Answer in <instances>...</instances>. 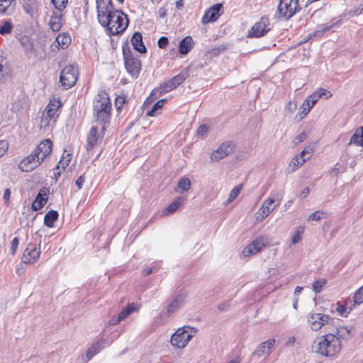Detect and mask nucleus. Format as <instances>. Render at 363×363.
<instances>
[{
    "label": "nucleus",
    "instance_id": "obj_29",
    "mask_svg": "<svg viewBox=\"0 0 363 363\" xmlns=\"http://www.w3.org/2000/svg\"><path fill=\"white\" fill-rule=\"evenodd\" d=\"M104 340H99L94 343L86 352V357L90 360L104 348Z\"/></svg>",
    "mask_w": 363,
    "mask_h": 363
},
{
    "label": "nucleus",
    "instance_id": "obj_27",
    "mask_svg": "<svg viewBox=\"0 0 363 363\" xmlns=\"http://www.w3.org/2000/svg\"><path fill=\"white\" fill-rule=\"evenodd\" d=\"M24 11L30 15L31 18H35L38 15V4L35 1L28 0L23 6Z\"/></svg>",
    "mask_w": 363,
    "mask_h": 363
},
{
    "label": "nucleus",
    "instance_id": "obj_19",
    "mask_svg": "<svg viewBox=\"0 0 363 363\" xmlns=\"http://www.w3.org/2000/svg\"><path fill=\"white\" fill-rule=\"evenodd\" d=\"M267 244V239L264 237H259L253 240L247 247H245L242 254L244 256L247 257L252 255H255L264 249Z\"/></svg>",
    "mask_w": 363,
    "mask_h": 363
},
{
    "label": "nucleus",
    "instance_id": "obj_25",
    "mask_svg": "<svg viewBox=\"0 0 363 363\" xmlns=\"http://www.w3.org/2000/svg\"><path fill=\"white\" fill-rule=\"evenodd\" d=\"M131 43L133 48L141 54H144L147 52V49L143 42L142 34L137 31L135 32L131 38Z\"/></svg>",
    "mask_w": 363,
    "mask_h": 363
},
{
    "label": "nucleus",
    "instance_id": "obj_38",
    "mask_svg": "<svg viewBox=\"0 0 363 363\" xmlns=\"http://www.w3.org/2000/svg\"><path fill=\"white\" fill-rule=\"evenodd\" d=\"M56 42L61 48L65 49L70 44L71 38L67 33H61L56 38Z\"/></svg>",
    "mask_w": 363,
    "mask_h": 363
},
{
    "label": "nucleus",
    "instance_id": "obj_56",
    "mask_svg": "<svg viewBox=\"0 0 363 363\" xmlns=\"http://www.w3.org/2000/svg\"><path fill=\"white\" fill-rule=\"evenodd\" d=\"M168 43H169V39H168V38H167L165 36L160 37L157 42L158 47L161 49L166 48Z\"/></svg>",
    "mask_w": 363,
    "mask_h": 363
},
{
    "label": "nucleus",
    "instance_id": "obj_37",
    "mask_svg": "<svg viewBox=\"0 0 363 363\" xmlns=\"http://www.w3.org/2000/svg\"><path fill=\"white\" fill-rule=\"evenodd\" d=\"M72 157L71 154L66 153V151H65L57 165L56 166L55 170H58L60 168H62V169H65V167H67L71 162Z\"/></svg>",
    "mask_w": 363,
    "mask_h": 363
},
{
    "label": "nucleus",
    "instance_id": "obj_14",
    "mask_svg": "<svg viewBox=\"0 0 363 363\" xmlns=\"http://www.w3.org/2000/svg\"><path fill=\"white\" fill-rule=\"evenodd\" d=\"M40 255V243L30 242L22 256V262L25 264H32L37 262Z\"/></svg>",
    "mask_w": 363,
    "mask_h": 363
},
{
    "label": "nucleus",
    "instance_id": "obj_16",
    "mask_svg": "<svg viewBox=\"0 0 363 363\" xmlns=\"http://www.w3.org/2000/svg\"><path fill=\"white\" fill-rule=\"evenodd\" d=\"M275 201L274 198L269 197L263 202L261 208L256 213L257 221L263 220L279 205V201H278L276 204L274 203Z\"/></svg>",
    "mask_w": 363,
    "mask_h": 363
},
{
    "label": "nucleus",
    "instance_id": "obj_53",
    "mask_svg": "<svg viewBox=\"0 0 363 363\" xmlns=\"http://www.w3.org/2000/svg\"><path fill=\"white\" fill-rule=\"evenodd\" d=\"M307 135H306V133L305 132H302L299 135H298L297 136H296L293 140V144L294 146H296L298 145V144H300L301 143H302L303 140H306Z\"/></svg>",
    "mask_w": 363,
    "mask_h": 363
},
{
    "label": "nucleus",
    "instance_id": "obj_28",
    "mask_svg": "<svg viewBox=\"0 0 363 363\" xmlns=\"http://www.w3.org/2000/svg\"><path fill=\"white\" fill-rule=\"evenodd\" d=\"M185 199L182 196L178 197L172 203H171L162 211L163 216H167L174 213L184 202Z\"/></svg>",
    "mask_w": 363,
    "mask_h": 363
},
{
    "label": "nucleus",
    "instance_id": "obj_9",
    "mask_svg": "<svg viewBox=\"0 0 363 363\" xmlns=\"http://www.w3.org/2000/svg\"><path fill=\"white\" fill-rule=\"evenodd\" d=\"M128 26V19L127 16L121 11L118 12V15L111 21L110 26H105L104 28L108 31L110 35H117L123 33Z\"/></svg>",
    "mask_w": 363,
    "mask_h": 363
},
{
    "label": "nucleus",
    "instance_id": "obj_5",
    "mask_svg": "<svg viewBox=\"0 0 363 363\" xmlns=\"http://www.w3.org/2000/svg\"><path fill=\"white\" fill-rule=\"evenodd\" d=\"M196 332L197 330L195 328L189 325L178 328L172 335L170 340L172 345L179 349L185 347Z\"/></svg>",
    "mask_w": 363,
    "mask_h": 363
},
{
    "label": "nucleus",
    "instance_id": "obj_10",
    "mask_svg": "<svg viewBox=\"0 0 363 363\" xmlns=\"http://www.w3.org/2000/svg\"><path fill=\"white\" fill-rule=\"evenodd\" d=\"M271 28L269 18L267 16H263L249 30L247 37L257 38L263 37L271 30Z\"/></svg>",
    "mask_w": 363,
    "mask_h": 363
},
{
    "label": "nucleus",
    "instance_id": "obj_48",
    "mask_svg": "<svg viewBox=\"0 0 363 363\" xmlns=\"http://www.w3.org/2000/svg\"><path fill=\"white\" fill-rule=\"evenodd\" d=\"M336 311L340 315L347 317V314L350 313L351 308L347 311V308L345 305L342 304L340 302H337Z\"/></svg>",
    "mask_w": 363,
    "mask_h": 363
},
{
    "label": "nucleus",
    "instance_id": "obj_60",
    "mask_svg": "<svg viewBox=\"0 0 363 363\" xmlns=\"http://www.w3.org/2000/svg\"><path fill=\"white\" fill-rule=\"evenodd\" d=\"M9 147L8 142L6 140H0V157H1L7 151Z\"/></svg>",
    "mask_w": 363,
    "mask_h": 363
},
{
    "label": "nucleus",
    "instance_id": "obj_39",
    "mask_svg": "<svg viewBox=\"0 0 363 363\" xmlns=\"http://www.w3.org/2000/svg\"><path fill=\"white\" fill-rule=\"evenodd\" d=\"M242 190V186L238 185L235 186L231 191L230 192L229 196L225 202H224V206H228L230 203L240 193Z\"/></svg>",
    "mask_w": 363,
    "mask_h": 363
},
{
    "label": "nucleus",
    "instance_id": "obj_64",
    "mask_svg": "<svg viewBox=\"0 0 363 363\" xmlns=\"http://www.w3.org/2000/svg\"><path fill=\"white\" fill-rule=\"evenodd\" d=\"M300 231L297 230L296 233L293 235L291 242L293 244H296L300 242L301 238L300 235Z\"/></svg>",
    "mask_w": 363,
    "mask_h": 363
},
{
    "label": "nucleus",
    "instance_id": "obj_2",
    "mask_svg": "<svg viewBox=\"0 0 363 363\" xmlns=\"http://www.w3.org/2000/svg\"><path fill=\"white\" fill-rule=\"evenodd\" d=\"M342 344L333 333H327L315 339L313 350L322 357H335L341 350Z\"/></svg>",
    "mask_w": 363,
    "mask_h": 363
},
{
    "label": "nucleus",
    "instance_id": "obj_8",
    "mask_svg": "<svg viewBox=\"0 0 363 363\" xmlns=\"http://www.w3.org/2000/svg\"><path fill=\"white\" fill-rule=\"evenodd\" d=\"M79 77L78 69L76 66L70 65L64 67L60 73V82L65 89L72 87L77 82Z\"/></svg>",
    "mask_w": 363,
    "mask_h": 363
},
{
    "label": "nucleus",
    "instance_id": "obj_35",
    "mask_svg": "<svg viewBox=\"0 0 363 363\" xmlns=\"http://www.w3.org/2000/svg\"><path fill=\"white\" fill-rule=\"evenodd\" d=\"M308 101H303L299 107L298 112L295 117L297 122L301 121L311 111L310 106L308 105Z\"/></svg>",
    "mask_w": 363,
    "mask_h": 363
},
{
    "label": "nucleus",
    "instance_id": "obj_22",
    "mask_svg": "<svg viewBox=\"0 0 363 363\" xmlns=\"http://www.w3.org/2000/svg\"><path fill=\"white\" fill-rule=\"evenodd\" d=\"M52 149V142L51 140L45 139L39 143L34 152L44 161L45 158L51 153Z\"/></svg>",
    "mask_w": 363,
    "mask_h": 363
},
{
    "label": "nucleus",
    "instance_id": "obj_62",
    "mask_svg": "<svg viewBox=\"0 0 363 363\" xmlns=\"http://www.w3.org/2000/svg\"><path fill=\"white\" fill-rule=\"evenodd\" d=\"M121 321V319H119L118 315H113L111 319L108 321V324L111 325H115L119 323Z\"/></svg>",
    "mask_w": 363,
    "mask_h": 363
},
{
    "label": "nucleus",
    "instance_id": "obj_26",
    "mask_svg": "<svg viewBox=\"0 0 363 363\" xmlns=\"http://www.w3.org/2000/svg\"><path fill=\"white\" fill-rule=\"evenodd\" d=\"M194 40L189 35L183 38L179 44V52L181 55H186L194 47Z\"/></svg>",
    "mask_w": 363,
    "mask_h": 363
},
{
    "label": "nucleus",
    "instance_id": "obj_52",
    "mask_svg": "<svg viewBox=\"0 0 363 363\" xmlns=\"http://www.w3.org/2000/svg\"><path fill=\"white\" fill-rule=\"evenodd\" d=\"M315 91L318 94V95H320V98L324 97L325 99H329L333 96L330 91L324 88H319L315 90Z\"/></svg>",
    "mask_w": 363,
    "mask_h": 363
},
{
    "label": "nucleus",
    "instance_id": "obj_47",
    "mask_svg": "<svg viewBox=\"0 0 363 363\" xmlns=\"http://www.w3.org/2000/svg\"><path fill=\"white\" fill-rule=\"evenodd\" d=\"M13 29V25L10 21H5L0 27V34L6 35L10 33Z\"/></svg>",
    "mask_w": 363,
    "mask_h": 363
},
{
    "label": "nucleus",
    "instance_id": "obj_13",
    "mask_svg": "<svg viewBox=\"0 0 363 363\" xmlns=\"http://www.w3.org/2000/svg\"><path fill=\"white\" fill-rule=\"evenodd\" d=\"M104 133V131H101V125L91 127L86 137V149L87 151L91 150L102 141Z\"/></svg>",
    "mask_w": 363,
    "mask_h": 363
},
{
    "label": "nucleus",
    "instance_id": "obj_63",
    "mask_svg": "<svg viewBox=\"0 0 363 363\" xmlns=\"http://www.w3.org/2000/svg\"><path fill=\"white\" fill-rule=\"evenodd\" d=\"M85 182V177L84 175H81L78 177V179L76 180V185L77 186L79 189H81L82 188V186Z\"/></svg>",
    "mask_w": 363,
    "mask_h": 363
},
{
    "label": "nucleus",
    "instance_id": "obj_7",
    "mask_svg": "<svg viewBox=\"0 0 363 363\" xmlns=\"http://www.w3.org/2000/svg\"><path fill=\"white\" fill-rule=\"evenodd\" d=\"M308 326L313 331L320 330L326 324H333V318L328 314L311 312L306 316Z\"/></svg>",
    "mask_w": 363,
    "mask_h": 363
},
{
    "label": "nucleus",
    "instance_id": "obj_40",
    "mask_svg": "<svg viewBox=\"0 0 363 363\" xmlns=\"http://www.w3.org/2000/svg\"><path fill=\"white\" fill-rule=\"evenodd\" d=\"M166 101H167V99H160L158 101H157L152 106V109L150 111H147V115L149 116H152V117L155 116L157 114V111L159 109L162 108V107L164 106V104H165Z\"/></svg>",
    "mask_w": 363,
    "mask_h": 363
},
{
    "label": "nucleus",
    "instance_id": "obj_58",
    "mask_svg": "<svg viewBox=\"0 0 363 363\" xmlns=\"http://www.w3.org/2000/svg\"><path fill=\"white\" fill-rule=\"evenodd\" d=\"M313 151V147H311V146H307L304 147V149L301 152L299 155H301V156H302L303 157H305V155H308V156L306 157V160H308L311 157Z\"/></svg>",
    "mask_w": 363,
    "mask_h": 363
},
{
    "label": "nucleus",
    "instance_id": "obj_21",
    "mask_svg": "<svg viewBox=\"0 0 363 363\" xmlns=\"http://www.w3.org/2000/svg\"><path fill=\"white\" fill-rule=\"evenodd\" d=\"M187 299V294L185 292L179 294L168 304L167 307V312L169 314L174 313L177 310L182 307Z\"/></svg>",
    "mask_w": 363,
    "mask_h": 363
},
{
    "label": "nucleus",
    "instance_id": "obj_11",
    "mask_svg": "<svg viewBox=\"0 0 363 363\" xmlns=\"http://www.w3.org/2000/svg\"><path fill=\"white\" fill-rule=\"evenodd\" d=\"M189 77L188 71H182L179 74L172 77L167 82L162 84L159 87L161 94L167 93L182 84Z\"/></svg>",
    "mask_w": 363,
    "mask_h": 363
},
{
    "label": "nucleus",
    "instance_id": "obj_18",
    "mask_svg": "<svg viewBox=\"0 0 363 363\" xmlns=\"http://www.w3.org/2000/svg\"><path fill=\"white\" fill-rule=\"evenodd\" d=\"M223 13V4L218 3L208 8L201 18L203 25L216 21Z\"/></svg>",
    "mask_w": 363,
    "mask_h": 363
},
{
    "label": "nucleus",
    "instance_id": "obj_33",
    "mask_svg": "<svg viewBox=\"0 0 363 363\" xmlns=\"http://www.w3.org/2000/svg\"><path fill=\"white\" fill-rule=\"evenodd\" d=\"M49 25L50 28L54 32H57L60 30L62 25V16L60 15H54L50 17Z\"/></svg>",
    "mask_w": 363,
    "mask_h": 363
},
{
    "label": "nucleus",
    "instance_id": "obj_59",
    "mask_svg": "<svg viewBox=\"0 0 363 363\" xmlns=\"http://www.w3.org/2000/svg\"><path fill=\"white\" fill-rule=\"evenodd\" d=\"M11 194V191L10 189L8 188L4 190L3 200H4V204L6 206H8L9 205Z\"/></svg>",
    "mask_w": 363,
    "mask_h": 363
},
{
    "label": "nucleus",
    "instance_id": "obj_17",
    "mask_svg": "<svg viewBox=\"0 0 363 363\" xmlns=\"http://www.w3.org/2000/svg\"><path fill=\"white\" fill-rule=\"evenodd\" d=\"M234 145L228 141L224 142L211 154V160L214 162H218L233 152Z\"/></svg>",
    "mask_w": 363,
    "mask_h": 363
},
{
    "label": "nucleus",
    "instance_id": "obj_30",
    "mask_svg": "<svg viewBox=\"0 0 363 363\" xmlns=\"http://www.w3.org/2000/svg\"><path fill=\"white\" fill-rule=\"evenodd\" d=\"M306 161V157H303L301 155H297L295 156L288 167V172L289 173H292L295 172L299 167L302 166Z\"/></svg>",
    "mask_w": 363,
    "mask_h": 363
},
{
    "label": "nucleus",
    "instance_id": "obj_61",
    "mask_svg": "<svg viewBox=\"0 0 363 363\" xmlns=\"http://www.w3.org/2000/svg\"><path fill=\"white\" fill-rule=\"evenodd\" d=\"M310 100H312L313 104H316L318 101L320 99V95L315 91L311 95L308 96Z\"/></svg>",
    "mask_w": 363,
    "mask_h": 363
},
{
    "label": "nucleus",
    "instance_id": "obj_45",
    "mask_svg": "<svg viewBox=\"0 0 363 363\" xmlns=\"http://www.w3.org/2000/svg\"><path fill=\"white\" fill-rule=\"evenodd\" d=\"M353 299L354 304L359 305L363 303V285L355 291Z\"/></svg>",
    "mask_w": 363,
    "mask_h": 363
},
{
    "label": "nucleus",
    "instance_id": "obj_15",
    "mask_svg": "<svg viewBox=\"0 0 363 363\" xmlns=\"http://www.w3.org/2000/svg\"><path fill=\"white\" fill-rule=\"evenodd\" d=\"M300 7L298 2H290L287 0H280L278 5V11L281 16L288 20L291 18L298 11Z\"/></svg>",
    "mask_w": 363,
    "mask_h": 363
},
{
    "label": "nucleus",
    "instance_id": "obj_50",
    "mask_svg": "<svg viewBox=\"0 0 363 363\" xmlns=\"http://www.w3.org/2000/svg\"><path fill=\"white\" fill-rule=\"evenodd\" d=\"M52 2L54 4L55 9L60 11H62L64 9H65L68 0H52Z\"/></svg>",
    "mask_w": 363,
    "mask_h": 363
},
{
    "label": "nucleus",
    "instance_id": "obj_23",
    "mask_svg": "<svg viewBox=\"0 0 363 363\" xmlns=\"http://www.w3.org/2000/svg\"><path fill=\"white\" fill-rule=\"evenodd\" d=\"M338 340H347L354 336L353 328L350 326H339L336 328L335 333H334Z\"/></svg>",
    "mask_w": 363,
    "mask_h": 363
},
{
    "label": "nucleus",
    "instance_id": "obj_42",
    "mask_svg": "<svg viewBox=\"0 0 363 363\" xmlns=\"http://www.w3.org/2000/svg\"><path fill=\"white\" fill-rule=\"evenodd\" d=\"M178 187L184 191H187L191 187V181L187 177H182L178 182Z\"/></svg>",
    "mask_w": 363,
    "mask_h": 363
},
{
    "label": "nucleus",
    "instance_id": "obj_6",
    "mask_svg": "<svg viewBox=\"0 0 363 363\" xmlns=\"http://www.w3.org/2000/svg\"><path fill=\"white\" fill-rule=\"evenodd\" d=\"M125 67L133 77H137L141 69L140 60L135 56L128 45L122 48Z\"/></svg>",
    "mask_w": 363,
    "mask_h": 363
},
{
    "label": "nucleus",
    "instance_id": "obj_20",
    "mask_svg": "<svg viewBox=\"0 0 363 363\" xmlns=\"http://www.w3.org/2000/svg\"><path fill=\"white\" fill-rule=\"evenodd\" d=\"M50 190L48 188L43 187L40 189L35 199L32 203L31 208L33 211H37L41 209L48 200V194Z\"/></svg>",
    "mask_w": 363,
    "mask_h": 363
},
{
    "label": "nucleus",
    "instance_id": "obj_46",
    "mask_svg": "<svg viewBox=\"0 0 363 363\" xmlns=\"http://www.w3.org/2000/svg\"><path fill=\"white\" fill-rule=\"evenodd\" d=\"M161 267V263L160 262H155L154 265L152 267L145 268L142 271V274L144 276H147L153 272H157Z\"/></svg>",
    "mask_w": 363,
    "mask_h": 363
},
{
    "label": "nucleus",
    "instance_id": "obj_57",
    "mask_svg": "<svg viewBox=\"0 0 363 363\" xmlns=\"http://www.w3.org/2000/svg\"><path fill=\"white\" fill-rule=\"evenodd\" d=\"M19 245V240L18 238H14L11 241V253L14 255L18 250Z\"/></svg>",
    "mask_w": 363,
    "mask_h": 363
},
{
    "label": "nucleus",
    "instance_id": "obj_51",
    "mask_svg": "<svg viewBox=\"0 0 363 363\" xmlns=\"http://www.w3.org/2000/svg\"><path fill=\"white\" fill-rule=\"evenodd\" d=\"M325 213L322 211H316L312 214H311L308 218V221H313V220H321L323 215H324Z\"/></svg>",
    "mask_w": 363,
    "mask_h": 363
},
{
    "label": "nucleus",
    "instance_id": "obj_1",
    "mask_svg": "<svg viewBox=\"0 0 363 363\" xmlns=\"http://www.w3.org/2000/svg\"><path fill=\"white\" fill-rule=\"evenodd\" d=\"M111 103L109 94L105 90H101L93 100V113L95 121L101 125V131L105 130L106 125L111 118Z\"/></svg>",
    "mask_w": 363,
    "mask_h": 363
},
{
    "label": "nucleus",
    "instance_id": "obj_36",
    "mask_svg": "<svg viewBox=\"0 0 363 363\" xmlns=\"http://www.w3.org/2000/svg\"><path fill=\"white\" fill-rule=\"evenodd\" d=\"M72 157L71 154L66 153V151H65L57 165L56 166L55 170H58L60 168H62V169H65V167H67L71 162Z\"/></svg>",
    "mask_w": 363,
    "mask_h": 363
},
{
    "label": "nucleus",
    "instance_id": "obj_43",
    "mask_svg": "<svg viewBox=\"0 0 363 363\" xmlns=\"http://www.w3.org/2000/svg\"><path fill=\"white\" fill-rule=\"evenodd\" d=\"M126 103V96L125 95L118 96L115 99V106L118 113L122 110L123 105Z\"/></svg>",
    "mask_w": 363,
    "mask_h": 363
},
{
    "label": "nucleus",
    "instance_id": "obj_32",
    "mask_svg": "<svg viewBox=\"0 0 363 363\" xmlns=\"http://www.w3.org/2000/svg\"><path fill=\"white\" fill-rule=\"evenodd\" d=\"M352 143L363 147V127H359L355 130L350 140V144Z\"/></svg>",
    "mask_w": 363,
    "mask_h": 363
},
{
    "label": "nucleus",
    "instance_id": "obj_31",
    "mask_svg": "<svg viewBox=\"0 0 363 363\" xmlns=\"http://www.w3.org/2000/svg\"><path fill=\"white\" fill-rule=\"evenodd\" d=\"M140 309V306L138 304L132 303H128L127 306L119 313L118 316L119 319L121 320L125 319L129 315L132 313L138 312Z\"/></svg>",
    "mask_w": 363,
    "mask_h": 363
},
{
    "label": "nucleus",
    "instance_id": "obj_3",
    "mask_svg": "<svg viewBox=\"0 0 363 363\" xmlns=\"http://www.w3.org/2000/svg\"><path fill=\"white\" fill-rule=\"evenodd\" d=\"M62 106L61 100L59 98L51 99L43 112L40 128L42 130H48L52 128L58 118V110Z\"/></svg>",
    "mask_w": 363,
    "mask_h": 363
},
{
    "label": "nucleus",
    "instance_id": "obj_12",
    "mask_svg": "<svg viewBox=\"0 0 363 363\" xmlns=\"http://www.w3.org/2000/svg\"><path fill=\"white\" fill-rule=\"evenodd\" d=\"M43 162V161L39 157V155L33 151L21 160L18 164V167L22 172H30L40 166Z\"/></svg>",
    "mask_w": 363,
    "mask_h": 363
},
{
    "label": "nucleus",
    "instance_id": "obj_44",
    "mask_svg": "<svg viewBox=\"0 0 363 363\" xmlns=\"http://www.w3.org/2000/svg\"><path fill=\"white\" fill-rule=\"evenodd\" d=\"M327 281L325 279H320L315 281L313 284V289L315 293H320L323 286L326 284Z\"/></svg>",
    "mask_w": 363,
    "mask_h": 363
},
{
    "label": "nucleus",
    "instance_id": "obj_55",
    "mask_svg": "<svg viewBox=\"0 0 363 363\" xmlns=\"http://www.w3.org/2000/svg\"><path fill=\"white\" fill-rule=\"evenodd\" d=\"M297 108V104L295 101H290L286 106V111L289 113L292 114Z\"/></svg>",
    "mask_w": 363,
    "mask_h": 363
},
{
    "label": "nucleus",
    "instance_id": "obj_49",
    "mask_svg": "<svg viewBox=\"0 0 363 363\" xmlns=\"http://www.w3.org/2000/svg\"><path fill=\"white\" fill-rule=\"evenodd\" d=\"M20 43L27 50H31L33 48V43L26 36L21 38Z\"/></svg>",
    "mask_w": 363,
    "mask_h": 363
},
{
    "label": "nucleus",
    "instance_id": "obj_24",
    "mask_svg": "<svg viewBox=\"0 0 363 363\" xmlns=\"http://www.w3.org/2000/svg\"><path fill=\"white\" fill-rule=\"evenodd\" d=\"M274 343V339H269L261 343L253 352V355L257 357H260L264 354H269Z\"/></svg>",
    "mask_w": 363,
    "mask_h": 363
},
{
    "label": "nucleus",
    "instance_id": "obj_54",
    "mask_svg": "<svg viewBox=\"0 0 363 363\" xmlns=\"http://www.w3.org/2000/svg\"><path fill=\"white\" fill-rule=\"evenodd\" d=\"M208 130H209V128L207 125H206V124L201 125L199 127V128L197 129L196 134L199 136L203 137L207 134Z\"/></svg>",
    "mask_w": 363,
    "mask_h": 363
},
{
    "label": "nucleus",
    "instance_id": "obj_4",
    "mask_svg": "<svg viewBox=\"0 0 363 363\" xmlns=\"http://www.w3.org/2000/svg\"><path fill=\"white\" fill-rule=\"evenodd\" d=\"M96 7L99 24L104 28L110 26L111 21L119 11L114 9L112 0H96Z\"/></svg>",
    "mask_w": 363,
    "mask_h": 363
},
{
    "label": "nucleus",
    "instance_id": "obj_41",
    "mask_svg": "<svg viewBox=\"0 0 363 363\" xmlns=\"http://www.w3.org/2000/svg\"><path fill=\"white\" fill-rule=\"evenodd\" d=\"M14 0H0V14H6L9 13L12 3Z\"/></svg>",
    "mask_w": 363,
    "mask_h": 363
},
{
    "label": "nucleus",
    "instance_id": "obj_34",
    "mask_svg": "<svg viewBox=\"0 0 363 363\" xmlns=\"http://www.w3.org/2000/svg\"><path fill=\"white\" fill-rule=\"evenodd\" d=\"M58 216L57 211L51 210L48 211L44 217V224L49 228H52L55 221L57 220Z\"/></svg>",
    "mask_w": 363,
    "mask_h": 363
}]
</instances>
